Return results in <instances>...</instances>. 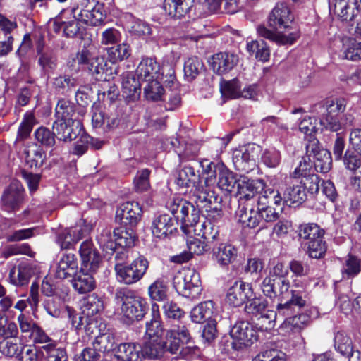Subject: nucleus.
I'll use <instances>...</instances> for the list:
<instances>
[{
  "label": "nucleus",
  "mask_w": 361,
  "mask_h": 361,
  "mask_svg": "<svg viewBox=\"0 0 361 361\" xmlns=\"http://www.w3.org/2000/svg\"><path fill=\"white\" fill-rule=\"evenodd\" d=\"M291 21L290 10L284 2L277 3L269 16L268 25L270 28L264 25H259L258 34L264 38L269 39L279 44H293L298 38L299 32L295 30L287 35L281 32H274L281 29L288 27V23Z\"/></svg>",
  "instance_id": "nucleus-1"
},
{
  "label": "nucleus",
  "mask_w": 361,
  "mask_h": 361,
  "mask_svg": "<svg viewBox=\"0 0 361 361\" xmlns=\"http://www.w3.org/2000/svg\"><path fill=\"white\" fill-rule=\"evenodd\" d=\"M115 299L116 303L121 304V313L128 322L142 320L147 313L145 300L127 288L117 289Z\"/></svg>",
  "instance_id": "nucleus-2"
},
{
  "label": "nucleus",
  "mask_w": 361,
  "mask_h": 361,
  "mask_svg": "<svg viewBox=\"0 0 361 361\" xmlns=\"http://www.w3.org/2000/svg\"><path fill=\"white\" fill-rule=\"evenodd\" d=\"M166 340L162 341L164 353L169 352L176 355V357H184L189 351L188 348L183 345L189 343L191 336L188 327L184 324L173 326L166 334Z\"/></svg>",
  "instance_id": "nucleus-3"
},
{
  "label": "nucleus",
  "mask_w": 361,
  "mask_h": 361,
  "mask_svg": "<svg viewBox=\"0 0 361 361\" xmlns=\"http://www.w3.org/2000/svg\"><path fill=\"white\" fill-rule=\"evenodd\" d=\"M173 286L179 295L190 298H196L202 290L199 274L191 269L176 272L173 278Z\"/></svg>",
  "instance_id": "nucleus-4"
},
{
  "label": "nucleus",
  "mask_w": 361,
  "mask_h": 361,
  "mask_svg": "<svg viewBox=\"0 0 361 361\" xmlns=\"http://www.w3.org/2000/svg\"><path fill=\"white\" fill-rule=\"evenodd\" d=\"M72 11L78 20L91 26L101 25L105 18L103 5L96 0H80Z\"/></svg>",
  "instance_id": "nucleus-5"
},
{
  "label": "nucleus",
  "mask_w": 361,
  "mask_h": 361,
  "mask_svg": "<svg viewBox=\"0 0 361 361\" xmlns=\"http://www.w3.org/2000/svg\"><path fill=\"white\" fill-rule=\"evenodd\" d=\"M149 262L144 256H139L130 264L119 265L116 268V276L119 282L131 285L138 282L145 274Z\"/></svg>",
  "instance_id": "nucleus-6"
},
{
  "label": "nucleus",
  "mask_w": 361,
  "mask_h": 361,
  "mask_svg": "<svg viewBox=\"0 0 361 361\" xmlns=\"http://www.w3.org/2000/svg\"><path fill=\"white\" fill-rule=\"evenodd\" d=\"M345 101L343 99H329L325 102L323 107L326 113L320 118V124L326 130L337 132L343 128V124L339 114L345 109Z\"/></svg>",
  "instance_id": "nucleus-7"
},
{
  "label": "nucleus",
  "mask_w": 361,
  "mask_h": 361,
  "mask_svg": "<svg viewBox=\"0 0 361 361\" xmlns=\"http://www.w3.org/2000/svg\"><path fill=\"white\" fill-rule=\"evenodd\" d=\"M230 335L233 339L232 348L235 350L251 345L257 340L253 326L246 321H238L232 327Z\"/></svg>",
  "instance_id": "nucleus-8"
},
{
  "label": "nucleus",
  "mask_w": 361,
  "mask_h": 361,
  "mask_svg": "<svg viewBox=\"0 0 361 361\" xmlns=\"http://www.w3.org/2000/svg\"><path fill=\"white\" fill-rule=\"evenodd\" d=\"M329 8L340 20L348 26H353L360 16L357 0H330Z\"/></svg>",
  "instance_id": "nucleus-9"
},
{
  "label": "nucleus",
  "mask_w": 361,
  "mask_h": 361,
  "mask_svg": "<svg viewBox=\"0 0 361 361\" xmlns=\"http://www.w3.org/2000/svg\"><path fill=\"white\" fill-rule=\"evenodd\" d=\"M306 283L300 279H295L293 281L290 294L291 297L284 303H279L276 306L277 313L279 315H288L293 305L302 307L306 304Z\"/></svg>",
  "instance_id": "nucleus-10"
},
{
  "label": "nucleus",
  "mask_w": 361,
  "mask_h": 361,
  "mask_svg": "<svg viewBox=\"0 0 361 361\" xmlns=\"http://www.w3.org/2000/svg\"><path fill=\"white\" fill-rule=\"evenodd\" d=\"M192 191V197L196 204V207L205 212L219 211L221 198L211 190L206 188L202 182H199Z\"/></svg>",
  "instance_id": "nucleus-11"
},
{
  "label": "nucleus",
  "mask_w": 361,
  "mask_h": 361,
  "mask_svg": "<svg viewBox=\"0 0 361 361\" xmlns=\"http://www.w3.org/2000/svg\"><path fill=\"white\" fill-rule=\"evenodd\" d=\"M290 287V281L287 279H272L265 277L261 285L263 293L270 298H277L281 302L289 299Z\"/></svg>",
  "instance_id": "nucleus-12"
},
{
  "label": "nucleus",
  "mask_w": 361,
  "mask_h": 361,
  "mask_svg": "<svg viewBox=\"0 0 361 361\" xmlns=\"http://www.w3.org/2000/svg\"><path fill=\"white\" fill-rule=\"evenodd\" d=\"M142 210L136 202H126L121 204L116 214V220L121 226L135 228L142 218Z\"/></svg>",
  "instance_id": "nucleus-13"
},
{
  "label": "nucleus",
  "mask_w": 361,
  "mask_h": 361,
  "mask_svg": "<svg viewBox=\"0 0 361 361\" xmlns=\"http://www.w3.org/2000/svg\"><path fill=\"white\" fill-rule=\"evenodd\" d=\"M24 188L18 180H13L1 197L3 209L8 212L18 210L23 202Z\"/></svg>",
  "instance_id": "nucleus-14"
},
{
  "label": "nucleus",
  "mask_w": 361,
  "mask_h": 361,
  "mask_svg": "<svg viewBox=\"0 0 361 361\" xmlns=\"http://www.w3.org/2000/svg\"><path fill=\"white\" fill-rule=\"evenodd\" d=\"M83 125L80 120L69 119L68 121H55L52 125L56 131V137L63 142H71L81 135Z\"/></svg>",
  "instance_id": "nucleus-15"
},
{
  "label": "nucleus",
  "mask_w": 361,
  "mask_h": 361,
  "mask_svg": "<svg viewBox=\"0 0 361 361\" xmlns=\"http://www.w3.org/2000/svg\"><path fill=\"white\" fill-rule=\"evenodd\" d=\"M259 146L248 145L235 149L233 154V161L235 169L242 172L248 173L255 166V157Z\"/></svg>",
  "instance_id": "nucleus-16"
},
{
  "label": "nucleus",
  "mask_w": 361,
  "mask_h": 361,
  "mask_svg": "<svg viewBox=\"0 0 361 361\" xmlns=\"http://www.w3.org/2000/svg\"><path fill=\"white\" fill-rule=\"evenodd\" d=\"M253 296L254 292L251 285L238 281L228 289L226 300L233 307H240Z\"/></svg>",
  "instance_id": "nucleus-17"
},
{
  "label": "nucleus",
  "mask_w": 361,
  "mask_h": 361,
  "mask_svg": "<svg viewBox=\"0 0 361 361\" xmlns=\"http://www.w3.org/2000/svg\"><path fill=\"white\" fill-rule=\"evenodd\" d=\"M264 188V183L262 180H252L245 181L243 180L238 183L237 195H240V202H252L255 204L257 195L262 192Z\"/></svg>",
  "instance_id": "nucleus-18"
},
{
  "label": "nucleus",
  "mask_w": 361,
  "mask_h": 361,
  "mask_svg": "<svg viewBox=\"0 0 361 361\" xmlns=\"http://www.w3.org/2000/svg\"><path fill=\"white\" fill-rule=\"evenodd\" d=\"M177 221L169 214H161L154 219L151 229L154 237L164 239L177 231Z\"/></svg>",
  "instance_id": "nucleus-19"
},
{
  "label": "nucleus",
  "mask_w": 361,
  "mask_h": 361,
  "mask_svg": "<svg viewBox=\"0 0 361 361\" xmlns=\"http://www.w3.org/2000/svg\"><path fill=\"white\" fill-rule=\"evenodd\" d=\"M141 84L132 73L122 75V96L127 103L135 102L140 97Z\"/></svg>",
  "instance_id": "nucleus-20"
},
{
  "label": "nucleus",
  "mask_w": 361,
  "mask_h": 361,
  "mask_svg": "<svg viewBox=\"0 0 361 361\" xmlns=\"http://www.w3.org/2000/svg\"><path fill=\"white\" fill-rule=\"evenodd\" d=\"M238 63V55L231 52H219L212 56L211 66L214 72L222 75L232 70Z\"/></svg>",
  "instance_id": "nucleus-21"
},
{
  "label": "nucleus",
  "mask_w": 361,
  "mask_h": 361,
  "mask_svg": "<svg viewBox=\"0 0 361 361\" xmlns=\"http://www.w3.org/2000/svg\"><path fill=\"white\" fill-rule=\"evenodd\" d=\"M80 255L82 259V265L90 271H95L100 264L101 257L98 251L94 247L92 241L83 242L80 247Z\"/></svg>",
  "instance_id": "nucleus-22"
},
{
  "label": "nucleus",
  "mask_w": 361,
  "mask_h": 361,
  "mask_svg": "<svg viewBox=\"0 0 361 361\" xmlns=\"http://www.w3.org/2000/svg\"><path fill=\"white\" fill-rule=\"evenodd\" d=\"M187 246L189 252H184L179 255L174 256L173 262L180 264L186 262L192 258V254L202 255L210 249L207 242L192 237L188 238Z\"/></svg>",
  "instance_id": "nucleus-23"
},
{
  "label": "nucleus",
  "mask_w": 361,
  "mask_h": 361,
  "mask_svg": "<svg viewBox=\"0 0 361 361\" xmlns=\"http://www.w3.org/2000/svg\"><path fill=\"white\" fill-rule=\"evenodd\" d=\"M160 67L159 63L152 58H144L136 69L138 80L149 82L159 79Z\"/></svg>",
  "instance_id": "nucleus-24"
},
{
  "label": "nucleus",
  "mask_w": 361,
  "mask_h": 361,
  "mask_svg": "<svg viewBox=\"0 0 361 361\" xmlns=\"http://www.w3.org/2000/svg\"><path fill=\"white\" fill-rule=\"evenodd\" d=\"M78 272V261L75 255L73 253L63 255L58 263L56 276L61 279L73 278Z\"/></svg>",
  "instance_id": "nucleus-25"
},
{
  "label": "nucleus",
  "mask_w": 361,
  "mask_h": 361,
  "mask_svg": "<svg viewBox=\"0 0 361 361\" xmlns=\"http://www.w3.org/2000/svg\"><path fill=\"white\" fill-rule=\"evenodd\" d=\"M34 274L32 266L27 262H20L17 267H13L9 272L10 282L16 286L27 285Z\"/></svg>",
  "instance_id": "nucleus-26"
},
{
  "label": "nucleus",
  "mask_w": 361,
  "mask_h": 361,
  "mask_svg": "<svg viewBox=\"0 0 361 361\" xmlns=\"http://www.w3.org/2000/svg\"><path fill=\"white\" fill-rule=\"evenodd\" d=\"M239 221L249 228L257 227L262 221L259 208L252 202H243L239 211Z\"/></svg>",
  "instance_id": "nucleus-27"
},
{
  "label": "nucleus",
  "mask_w": 361,
  "mask_h": 361,
  "mask_svg": "<svg viewBox=\"0 0 361 361\" xmlns=\"http://www.w3.org/2000/svg\"><path fill=\"white\" fill-rule=\"evenodd\" d=\"M199 182H202L200 175L197 173L195 169L190 165L184 166L177 173L176 183L181 188L195 189Z\"/></svg>",
  "instance_id": "nucleus-28"
},
{
  "label": "nucleus",
  "mask_w": 361,
  "mask_h": 361,
  "mask_svg": "<svg viewBox=\"0 0 361 361\" xmlns=\"http://www.w3.org/2000/svg\"><path fill=\"white\" fill-rule=\"evenodd\" d=\"M237 255V249L231 244L220 243L213 248V258L221 267L233 263Z\"/></svg>",
  "instance_id": "nucleus-29"
},
{
  "label": "nucleus",
  "mask_w": 361,
  "mask_h": 361,
  "mask_svg": "<svg viewBox=\"0 0 361 361\" xmlns=\"http://www.w3.org/2000/svg\"><path fill=\"white\" fill-rule=\"evenodd\" d=\"M194 0H164L163 8L172 18L185 16L192 7Z\"/></svg>",
  "instance_id": "nucleus-30"
},
{
  "label": "nucleus",
  "mask_w": 361,
  "mask_h": 361,
  "mask_svg": "<svg viewBox=\"0 0 361 361\" xmlns=\"http://www.w3.org/2000/svg\"><path fill=\"white\" fill-rule=\"evenodd\" d=\"M71 283L79 294H85L92 291L96 286L95 280L88 271H85L83 268L72 278Z\"/></svg>",
  "instance_id": "nucleus-31"
},
{
  "label": "nucleus",
  "mask_w": 361,
  "mask_h": 361,
  "mask_svg": "<svg viewBox=\"0 0 361 361\" xmlns=\"http://www.w3.org/2000/svg\"><path fill=\"white\" fill-rule=\"evenodd\" d=\"M83 235L80 226L66 228L60 231L57 234V243L61 249H70L80 240Z\"/></svg>",
  "instance_id": "nucleus-32"
},
{
  "label": "nucleus",
  "mask_w": 361,
  "mask_h": 361,
  "mask_svg": "<svg viewBox=\"0 0 361 361\" xmlns=\"http://www.w3.org/2000/svg\"><path fill=\"white\" fill-rule=\"evenodd\" d=\"M118 358L125 361H141L142 345L137 343H123L117 347Z\"/></svg>",
  "instance_id": "nucleus-33"
},
{
  "label": "nucleus",
  "mask_w": 361,
  "mask_h": 361,
  "mask_svg": "<svg viewBox=\"0 0 361 361\" xmlns=\"http://www.w3.org/2000/svg\"><path fill=\"white\" fill-rule=\"evenodd\" d=\"M87 69L97 80H106L113 74L111 68L107 67L106 61L101 56L92 58Z\"/></svg>",
  "instance_id": "nucleus-34"
},
{
  "label": "nucleus",
  "mask_w": 361,
  "mask_h": 361,
  "mask_svg": "<svg viewBox=\"0 0 361 361\" xmlns=\"http://www.w3.org/2000/svg\"><path fill=\"white\" fill-rule=\"evenodd\" d=\"M241 181V180L237 178L234 173L226 169L224 165L219 168V180L217 184L221 190L232 192L234 191L235 186L238 188V183Z\"/></svg>",
  "instance_id": "nucleus-35"
},
{
  "label": "nucleus",
  "mask_w": 361,
  "mask_h": 361,
  "mask_svg": "<svg viewBox=\"0 0 361 361\" xmlns=\"http://www.w3.org/2000/svg\"><path fill=\"white\" fill-rule=\"evenodd\" d=\"M134 228L123 226L115 228L114 230V237L115 238L116 246L125 248L133 247L137 239Z\"/></svg>",
  "instance_id": "nucleus-36"
},
{
  "label": "nucleus",
  "mask_w": 361,
  "mask_h": 361,
  "mask_svg": "<svg viewBox=\"0 0 361 361\" xmlns=\"http://www.w3.org/2000/svg\"><path fill=\"white\" fill-rule=\"evenodd\" d=\"M27 164L30 168H38L43 165L46 159V154L41 146L37 144H32L27 146L25 150Z\"/></svg>",
  "instance_id": "nucleus-37"
},
{
  "label": "nucleus",
  "mask_w": 361,
  "mask_h": 361,
  "mask_svg": "<svg viewBox=\"0 0 361 361\" xmlns=\"http://www.w3.org/2000/svg\"><path fill=\"white\" fill-rule=\"evenodd\" d=\"M214 310V303L212 300L202 302L192 310L191 319L195 323H201L204 320L209 319L213 315Z\"/></svg>",
  "instance_id": "nucleus-38"
},
{
  "label": "nucleus",
  "mask_w": 361,
  "mask_h": 361,
  "mask_svg": "<svg viewBox=\"0 0 361 361\" xmlns=\"http://www.w3.org/2000/svg\"><path fill=\"white\" fill-rule=\"evenodd\" d=\"M164 354V348L162 341L156 338L151 339L142 346V358L157 360Z\"/></svg>",
  "instance_id": "nucleus-39"
},
{
  "label": "nucleus",
  "mask_w": 361,
  "mask_h": 361,
  "mask_svg": "<svg viewBox=\"0 0 361 361\" xmlns=\"http://www.w3.org/2000/svg\"><path fill=\"white\" fill-rule=\"evenodd\" d=\"M192 203L180 197H173L168 202V207L176 221H181L188 210L192 209Z\"/></svg>",
  "instance_id": "nucleus-40"
},
{
  "label": "nucleus",
  "mask_w": 361,
  "mask_h": 361,
  "mask_svg": "<svg viewBox=\"0 0 361 361\" xmlns=\"http://www.w3.org/2000/svg\"><path fill=\"white\" fill-rule=\"evenodd\" d=\"M155 307L158 309L156 305H152V314L150 321L146 322V334L150 338L161 337L164 334V327L161 321L160 315L158 310H155Z\"/></svg>",
  "instance_id": "nucleus-41"
},
{
  "label": "nucleus",
  "mask_w": 361,
  "mask_h": 361,
  "mask_svg": "<svg viewBox=\"0 0 361 361\" xmlns=\"http://www.w3.org/2000/svg\"><path fill=\"white\" fill-rule=\"evenodd\" d=\"M306 199L305 190L302 185L293 183L288 185L284 192L282 201L286 204H301Z\"/></svg>",
  "instance_id": "nucleus-42"
},
{
  "label": "nucleus",
  "mask_w": 361,
  "mask_h": 361,
  "mask_svg": "<svg viewBox=\"0 0 361 361\" xmlns=\"http://www.w3.org/2000/svg\"><path fill=\"white\" fill-rule=\"evenodd\" d=\"M282 197L278 190L271 188L265 190L263 193H259L257 197L255 205L257 207H267L276 204L281 205Z\"/></svg>",
  "instance_id": "nucleus-43"
},
{
  "label": "nucleus",
  "mask_w": 361,
  "mask_h": 361,
  "mask_svg": "<svg viewBox=\"0 0 361 361\" xmlns=\"http://www.w3.org/2000/svg\"><path fill=\"white\" fill-rule=\"evenodd\" d=\"M104 309L102 300L97 295L92 294L88 295L83 300L82 306V313L90 317L98 314Z\"/></svg>",
  "instance_id": "nucleus-44"
},
{
  "label": "nucleus",
  "mask_w": 361,
  "mask_h": 361,
  "mask_svg": "<svg viewBox=\"0 0 361 361\" xmlns=\"http://www.w3.org/2000/svg\"><path fill=\"white\" fill-rule=\"evenodd\" d=\"M92 346L99 353H105L114 350L116 347L115 336L109 332L102 334L96 337Z\"/></svg>",
  "instance_id": "nucleus-45"
},
{
  "label": "nucleus",
  "mask_w": 361,
  "mask_h": 361,
  "mask_svg": "<svg viewBox=\"0 0 361 361\" xmlns=\"http://www.w3.org/2000/svg\"><path fill=\"white\" fill-rule=\"evenodd\" d=\"M324 231L316 224H302L299 227L298 235L300 239L307 242L315 240L323 237Z\"/></svg>",
  "instance_id": "nucleus-46"
},
{
  "label": "nucleus",
  "mask_w": 361,
  "mask_h": 361,
  "mask_svg": "<svg viewBox=\"0 0 361 361\" xmlns=\"http://www.w3.org/2000/svg\"><path fill=\"white\" fill-rule=\"evenodd\" d=\"M38 64L44 73L54 71L57 66L56 53L51 49H47L46 51L37 55Z\"/></svg>",
  "instance_id": "nucleus-47"
},
{
  "label": "nucleus",
  "mask_w": 361,
  "mask_h": 361,
  "mask_svg": "<svg viewBox=\"0 0 361 361\" xmlns=\"http://www.w3.org/2000/svg\"><path fill=\"white\" fill-rule=\"evenodd\" d=\"M247 49L250 54H255V58L262 61H267L270 56V50L264 40L252 41L247 44Z\"/></svg>",
  "instance_id": "nucleus-48"
},
{
  "label": "nucleus",
  "mask_w": 361,
  "mask_h": 361,
  "mask_svg": "<svg viewBox=\"0 0 361 361\" xmlns=\"http://www.w3.org/2000/svg\"><path fill=\"white\" fill-rule=\"evenodd\" d=\"M203 68L202 61L197 56L188 58L184 63V75L188 81H192L200 74Z\"/></svg>",
  "instance_id": "nucleus-49"
},
{
  "label": "nucleus",
  "mask_w": 361,
  "mask_h": 361,
  "mask_svg": "<svg viewBox=\"0 0 361 361\" xmlns=\"http://www.w3.org/2000/svg\"><path fill=\"white\" fill-rule=\"evenodd\" d=\"M107 54L110 61L116 63L129 58L131 55V49L128 44L123 42L108 48Z\"/></svg>",
  "instance_id": "nucleus-50"
},
{
  "label": "nucleus",
  "mask_w": 361,
  "mask_h": 361,
  "mask_svg": "<svg viewBox=\"0 0 361 361\" xmlns=\"http://www.w3.org/2000/svg\"><path fill=\"white\" fill-rule=\"evenodd\" d=\"M192 209L188 210L185 217L180 221L182 223L181 229L185 234L192 233V228H195L200 224V209L192 204Z\"/></svg>",
  "instance_id": "nucleus-51"
},
{
  "label": "nucleus",
  "mask_w": 361,
  "mask_h": 361,
  "mask_svg": "<svg viewBox=\"0 0 361 361\" xmlns=\"http://www.w3.org/2000/svg\"><path fill=\"white\" fill-rule=\"evenodd\" d=\"M75 113L74 104L65 99L59 100L55 108L56 121H68L73 119L72 116Z\"/></svg>",
  "instance_id": "nucleus-52"
},
{
  "label": "nucleus",
  "mask_w": 361,
  "mask_h": 361,
  "mask_svg": "<svg viewBox=\"0 0 361 361\" xmlns=\"http://www.w3.org/2000/svg\"><path fill=\"white\" fill-rule=\"evenodd\" d=\"M36 140L45 147H52L56 144V131L50 130L48 128L41 126L35 131Z\"/></svg>",
  "instance_id": "nucleus-53"
},
{
  "label": "nucleus",
  "mask_w": 361,
  "mask_h": 361,
  "mask_svg": "<svg viewBox=\"0 0 361 361\" xmlns=\"http://www.w3.org/2000/svg\"><path fill=\"white\" fill-rule=\"evenodd\" d=\"M91 59L90 54L87 49H84L78 52L75 57L68 63V68L71 71V74L78 73L84 66H86L87 68Z\"/></svg>",
  "instance_id": "nucleus-54"
},
{
  "label": "nucleus",
  "mask_w": 361,
  "mask_h": 361,
  "mask_svg": "<svg viewBox=\"0 0 361 361\" xmlns=\"http://www.w3.org/2000/svg\"><path fill=\"white\" fill-rule=\"evenodd\" d=\"M78 84V80L68 75H60L54 80L53 85L61 94L68 93Z\"/></svg>",
  "instance_id": "nucleus-55"
},
{
  "label": "nucleus",
  "mask_w": 361,
  "mask_h": 361,
  "mask_svg": "<svg viewBox=\"0 0 361 361\" xmlns=\"http://www.w3.org/2000/svg\"><path fill=\"white\" fill-rule=\"evenodd\" d=\"M167 291V286L161 279H157L148 288L150 298L155 301H163L166 299Z\"/></svg>",
  "instance_id": "nucleus-56"
},
{
  "label": "nucleus",
  "mask_w": 361,
  "mask_h": 361,
  "mask_svg": "<svg viewBox=\"0 0 361 361\" xmlns=\"http://www.w3.org/2000/svg\"><path fill=\"white\" fill-rule=\"evenodd\" d=\"M307 252L310 257L321 259L324 257L327 250L326 243L323 237L315 240L306 243Z\"/></svg>",
  "instance_id": "nucleus-57"
},
{
  "label": "nucleus",
  "mask_w": 361,
  "mask_h": 361,
  "mask_svg": "<svg viewBox=\"0 0 361 361\" xmlns=\"http://www.w3.org/2000/svg\"><path fill=\"white\" fill-rule=\"evenodd\" d=\"M314 169L317 172L327 173L331 167V153L326 150H322L313 157Z\"/></svg>",
  "instance_id": "nucleus-58"
},
{
  "label": "nucleus",
  "mask_w": 361,
  "mask_h": 361,
  "mask_svg": "<svg viewBox=\"0 0 361 361\" xmlns=\"http://www.w3.org/2000/svg\"><path fill=\"white\" fill-rule=\"evenodd\" d=\"M334 346L343 355L348 356L353 350L351 339L343 331H338L334 336Z\"/></svg>",
  "instance_id": "nucleus-59"
},
{
  "label": "nucleus",
  "mask_w": 361,
  "mask_h": 361,
  "mask_svg": "<svg viewBox=\"0 0 361 361\" xmlns=\"http://www.w3.org/2000/svg\"><path fill=\"white\" fill-rule=\"evenodd\" d=\"M267 307V301L262 298H256L255 295L246 301L245 311L247 314L257 315L263 314Z\"/></svg>",
  "instance_id": "nucleus-60"
},
{
  "label": "nucleus",
  "mask_w": 361,
  "mask_h": 361,
  "mask_svg": "<svg viewBox=\"0 0 361 361\" xmlns=\"http://www.w3.org/2000/svg\"><path fill=\"white\" fill-rule=\"evenodd\" d=\"M46 353L47 361H68V356L64 348H56L55 343L41 346Z\"/></svg>",
  "instance_id": "nucleus-61"
},
{
  "label": "nucleus",
  "mask_w": 361,
  "mask_h": 361,
  "mask_svg": "<svg viewBox=\"0 0 361 361\" xmlns=\"http://www.w3.org/2000/svg\"><path fill=\"white\" fill-rule=\"evenodd\" d=\"M150 173L151 171L148 169H144L137 172L133 180L135 190L137 192H142L149 189Z\"/></svg>",
  "instance_id": "nucleus-62"
},
{
  "label": "nucleus",
  "mask_w": 361,
  "mask_h": 361,
  "mask_svg": "<svg viewBox=\"0 0 361 361\" xmlns=\"http://www.w3.org/2000/svg\"><path fill=\"white\" fill-rule=\"evenodd\" d=\"M144 94L147 100L158 101L161 99L164 88L159 80L149 81L144 88Z\"/></svg>",
  "instance_id": "nucleus-63"
},
{
  "label": "nucleus",
  "mask_w": 361,
  "mask_h": 361,
  "mask_svg": "<svg viewBox=\"0 0 361 361\" xmlns=\"http://www.w3.org/2000/svg\"><path fill=\"white\" fill-rule=\"evenodd\" d=\"M343 162L346 168L354 172L356 175L357 172L361 169V154L357 151H346L343 157Z\"/></svg>",
  "instance_id": "nucleus-64"
}]
</instances>
